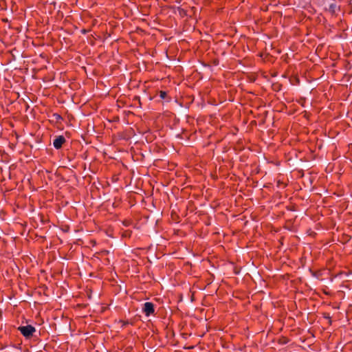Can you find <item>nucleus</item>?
<instances>
[{"label":"nucleus","instance_id":"nucleus-2","mask_svg":"<svg viewBox=\"0 0 352 352\" xmlns=\"http://www.w3.org/2000/svg\"><path fill=\"white\" fill-rule=\"evenodd\" d=\"M142 310L146 316H149L153 314L155 312V308H154L153 303H152L151 302H145L144 304Z\"/></svg>","mask_w":352,"mask_h":352},{"label":"nucleus","instance_id":"nucleus-4","mask_svg":"<svg viewBox=\"0 0 352 352\" xmlns=\"http://www.w3.org/2000/svg\"><path fill=\"white\" fill-rule=\"evenodd\" d=\"M338 9L337 4L335 3H332L329 6L328 10L329 12H331L332 14H334Z\"/></svg>","mask_w":352,"mask_h":352},{"label":"nucleus","instance_id":"nucleus-9","mask_svg":"<svg viewBox=\"0 0 352 352\" xmlns=\"http://www.w3.org/2000/svg\"><path fill=\"white\" fill-rule=\"evenodd\" d=\"M54 116H56V118H60V116L59 115H58V114H55Z\"/></svg>","mask_w":352,"mask_h":352},{"label":"nucleus","instance_id":"nucleus-3","mask_svg":"<svg viewBox=\"0 0 352 352\" xmlns=\"http://www.w3.org/2000/svg\"><path fill=\"white\" fill-rule=\"evenodd\" d=\"M66 140L63 135L56 137L53 142V146L55 148L59 149L63 146V144L65 142Z\"/></svg>","mask_w":352,"mask_h":352},{"label":"nucleus","instance_id":"nucleus-6","mask_svg":"<svg viewBox=\"0 0 352 352\" xmlns=\"http://www.w3.org/2000/svg\"><path fill=\"white\" fill-rule=\"evenodd\" d=\"M160 96L161 98L164 99L166 96V92L164 91H160Z\"/></svg>","mask_w":352,"mask_h":352},{"label":"nucleus","instance_id":"nucleus-5","mask_svg":"<svg viewBox=\"0 0 352 352\" xmlns=\"http://www.w3.org/2000/svg\"><path fill=\"white\" fill-rule=\"evenodd\" d=\"M122 223L124 226L128 227L132 224V221L131 220L126 219L122 221Z\"/></svg>","mask_w":352,"mask_h":352},{"label":"nucleus","instance_id":"nucleus-1","mask_svg":"<svg viewBox=\"0 0 352 352\" xmlns=\"http://www.w3.org/2000/svg\"><path fill=\"white\" fill-rule=\"evenodd\" d=\"M18 330L26 338H30L32 337L33 333L36 331L35 327L30 324L26 326H20L18 327Z\"/></svg>","mask_w":352,"mask_h":352},{"label":"nucleus","instance_id":"nucleus-7","mask_svg":"<svg viewBox=\"0 0 352 352\" xmlns=\"http://www.w3.org/2000/svg\"><path fill=\"white\" fill-rule=\"evenodd\" d=\"M124 236H130V232L129 231H126Z\"/></svg>","mask_w":352,"mask_h":352},{"label":"nucleus","instance_id":"nucleus-8","mask_svg":"<svg viewBox=\"0 0 352 352\" xmlns=\"http://www.w3.org/2000/svg\"><path fill=\"white\" fill-rule=\"evenodd\" d=\"M122 322V326H124L128 324V322L121 321Z\"/></svg>","mask_w":352,"mask_h":352}]
</instances>
